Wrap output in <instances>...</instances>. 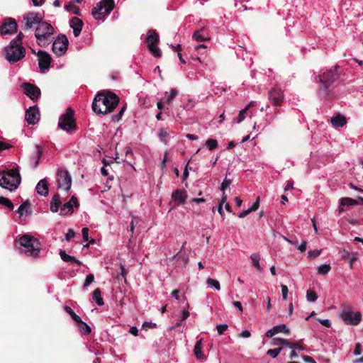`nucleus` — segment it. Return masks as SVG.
<instances>
[{
	"label": "nucleus",
	"instance_id": "f03ea898",
	"mask_svg": "<svg viewBox=\"0 0 363 363\" xmlns=\"http://www.w3.org/2000/svg\"><path fill=\"white\" fill-rule=\"evenodd\" d=\"M119 100V97L111 91L99 92L93 101L92 110L98 115H106L113 111Z\"/></svg>",
	"mask_w": 363,
	"mask_h": 363
},
{
	"label": "nucleus",
	"instance_id": "c756f323",
	"mask_svg": "<svg viewBox=\"0 0 363 363\" xmlns=\"http://www.w3.org/2000/svg\"><path fill=\"white\" fill-rule=\"evenodd\" d=\"M92 298L94 301H96L98 306H103L104 304V300L101 297V291L100 289H96L92 294Z\"/></svg>",
	"mask_w": 363,
	"mask_h": 363
},
{
	"label": "nucleus",
	"instance_id": "f8f14e48",
	"mask_svg": "<svg viewBox=\"0 0 363 363\" xmlns=\"http://www.w3.org/2000/svg\"><path fill=\"white\" fill-rule=\"evenodd\" d=\"M268 99L274 106L279 107L284 99V91L281 88L275 86L269 91Z\"/></svg>",
	"mask_w": 363,
	"mask_h": 363
},
{
	"label": "nucleus",
	"instance_id": "4468645a",
	"mask_svg": "<svg viewBox=\"0 0 363 363\" xmlns=\"http://www.w3.org/2000/svg\"><path fill=\"white\" fill-rule=\"evenodd\" d=\"M17 23L13 18H6L0 26V33L1 35L13 34L17 31Z\"/></svg>",
	"mask_w": 363,
	"mask_h": 363
},
{
	"label": "nucleus",
	"instance_id": "20e7f679",
	"mask_svg": "<svg viewBox=\"0 0 363 363\" xmlns=\"http://www.w3.org/2000/svg\"><path fill=\"white\" fill-rule=\"evenodd\" d=\"M19 167L6 169L0 172V186L12 191L18 188L21 182Z\"/></svg>",
	"mask_w": 363,
	"mask_h": 363
},
{
	"label": "nucleus",
	"instance_id": "f257e3e1",
	"mask_svg": "<svg viewBox=\"0 0 363 363\" xmlns=\"http://www.w3.org/2000/svg\"><path fill=\"white\" fill-rule=\"evenodd\" d=\"M338 69L339 67L336 65L333 68L322 70L315 77V81L319 84L318 94L321 99L331 100L335 97L333 90L340 78Z\"/></svg>",
	"mask_w": 363,
	"mask_h": 363
},
{
	"label": "nucleus",
	"instance_id": "9d476101",
	"mask_svg": "<svg viewBox=\"0 0 363 363\" xmlns=\"http://www.w3.org/2000/svg\"><path fill=\"white\" fill-rule=\"evenodd\" d=\"M68 45L69 40L67 36L64 34H59L53 42L52 50L57 56H62L67 52Z\"/></svg>",
	"mask_w": 363,
	"mask_h": 363
},
{
	"label": "nucleus",
	"instance_id": "2eb2a0df",
	"mask_svg": "<svg viewBox=\"0 0 363 363\" xmlns=\"http://www.w3.org/2000/svg\"><path fill=\"white\" fill-rule=\"evenodd\" d=\"M38 57V65L41 72H44L45 69H48L52 62V58L50 54L43 50H39L37 52Z\"/></svg>",
	"mask_w": 363,
	"mask_h": 363
},
{
	"label": "nucleus",
	"instance_id": "052dcab7",
	"mask_svg": "<svg viewBox=\"0 0 363 363\" xmlns=\"http://www.w3.org/2000/svg\"><path fill=\"white\" fill-rule=\"evenodd\" d=\"M321 325H324L326 328H330L331 326V323L329 320L325 319L321 320L320 318L316 319Z\"/></svg>",
	"mask_w": 363,
	"mask_h": 363
},
{
	"label": "nucleus",
	"instance_id": "a18cd8bd",
	"mask_svg": "<svg viewBox=\"0 0 363 363\" xmlns=\"http://www.w3.org/2000/svg\"><path fill=\"white\" fill-rule=\"evenodd\" d=\"M23 36H24L23 33L22 32H20L17 35V36L11 41V44L12 45L17 44V45H22V40H23Z\"/></svg>",
	"mask_w": 363,
	"mask_h": 363
},
{
	"label": "nucleus",
	"instance_id": "a878e982",
	"mask_svg": "<svg viewBox=\"0 0 363 363\" xmlns=\"http://www.w3.org/2000/svg\"><path fill=\"white\" fill-rule=\"evenodd\" d=\"M60 256L61 259L65 262L76 263L78 266L82 265V262L78 260L75 257L70 256L66 253L65 250L60 251Z\"/></svg>",
	"mask_w": 363,
	"mask_h": 363
},
{
	"label": "nucleus",
	"instance_id": "aec40b11",
	"mask_svg": "<svg viewBox=\"0 0 363 363\" xmlns=\"http://www.w3.org/2000/svg\"><path fill=\"white\" fill-rule=\"evenodd\" d=\"M70 27L73 28V33L75 37H78L83 27V21L77 17H72L69 21Z\"/></svg>",
	"mask_w": 363,
	"mask_h": 363
},
{
	"label": "nucleus",
	"instance_id": "b1692460",
	"mask_svg": "<svg viewBox=\"0 0 363 363\" xmlns=\"http://www.w3.org/2000/svg\"><path fill=\"white\" fill-rule=\"evenodd\" d=\"M274 341H279L280 342V344H281L283 345L288 346L290 348H295V349H297V350H301V351L305 350V347L300 345V343L298 342H291L288 340H285V339H282V338H275Z\"/></svg>",
	"mask_w": 363,
	"mask_h": 363
},
{
	"label": "nucleus",
	"instance_id": "4c0bfd02",
	"mask_svg": "<svg viewBox=\"0 0 363 363\" xmlns=\"http://www.w3.org/2000/svg\"><path fill=\"white\" fill-rule=\"evenodd\" d=\"M331 269L330 264H322L318 268V273L319 274L325 275L327 274Z\"/></svg>",
	"mask_w": 363,
	"mask_h": 363
},
{
	"label": "nucleus",
	"instance_id": "de8ad7c7",
	"mask_svg": "<svg viewBox=\"0 0 363 363\" xmlns=\"http://www.w3.org/2000/svg\"><path fill=\"white\" fill-rule=\"evenodd\" d=\"M125 110V106H123L121 108V109L120 110V111L117 114L113 115L112 116V120L113 121H117V122L119 121L121 119L122 116L123 115V113H124Z\"/></svg>",
	"mask_w": 363,
	"mask_h": 363
},
{
	"label": "nucleus",
	"instance_id": "338daca9",
	"mask_svg": "<svg viewBox=\"0 0 363 363\" xmlns=\"http://www.w3.org/2000/svg\"><path fill=\"white\" fill-rule=\"evenodd\" d=\"M361 352H362V345L360 343H357L355 345L354 350V354L355 355H359L361 354Z\"/></svg>",
	"mask_w": 363,
	"mask_h": 363
},
{
	"label": "nucleus",
	"instance_id": "e2e57ef3",
	"mask_svg": "<svg viewBox=\"0 0 363 363\" xmlns=\"http://www.w3.org/2000/svg\"><path fill=\"white\" fill-rule=\"evenodd\" d=\"M11 147H12L11 145L4 143V142H2V141H0V152H1L2 150H6V149H9Z\"/></svg>",
	"mask_w": 363,
	"mask_h": 363
},
{
	"label": "nucleus",
	"instance_id": "4be33fe9",
	"mask_svg": "<svg viewBox=\"0 0 363 363\" xmlns=\"http://www.w3.org/2000/svg\"><path fill=\"white\" fill-rule=\"evenodd\" d=\"M36 191L37 193L41 196H46L48 195V183L46 179H43L38 183L36 186Z\"/></svg>",
	"mask_w": 363,
	"mask_h": 363
},
{
	"label": "nucleus",
	"instance_id": "cd10ccee",
	"mask_svg": "<svg viewBox=\"0 0 363 363\" xmlns=\"http://www.w3.org/2000/svg\"><path fill=\"white\" fill-rule=\"evenodd\" d=\"M30 206L31 203L28 200L24 201L18 208V213L19 216H22L24 213L30 214L32 213Z\"/></svg>",
	"mask_w": 363,
	"mask_h": 363
},
{
	"label": "nucleus",
	"instance_id": "bf43d9fd",
	"mask_svg": "<svg viewBox=\"0 0 363 363\" xmlns=\"http://www.w3.org/2000/svg\"><path fill=\"white\" fill-rule=\"evenodd\" d=\"M82 237L84 241L89 240V229L87 228H83L82 230Z\"/></svg>",
	"mask_w": 363,
	"mask_h": 363
},
{
	"label": "nucleus",
	"instance_id": "ea45409f",
	"mask_svg": "<svg viewBox=\"0 0 363 363\" xmlns=\"http://www.w3.org/2000/svg\"><path fill=\"white\" fill-rule=\"evenodd\" d=\"M206 145L208 147L209 150H213L218 147V141L216 139H208L206 141Z\"/></svg>",
	"mask_w": 363,
	"mask_h": 363
},
{
	"label": "nucleus",
	"instance_id": "393cba45",
	"mask_svg": "<svg viewBox=\"0 0 363 363\" xmlns=\"http://www.w3.org/2000/svg\"><path fill=\"white\" fill-rule=\"evenodd\" d=\"M62 206V201L59 194H55L50 202V211L53 213L58 211L59 208Z\"/></svg>",
	"mask_w": 363,
	"mask_h": 363
},
{
	"label": "nucleus",
	"instance_id": "1a4fd4ad",
	"mask_svg": "<svg viewBox=\"0 0 363 363\" xmlns=\"http://www.w3.org/2000/svg\"><path fill=\"white\" fill-rule=\"evenodd\" d=\"M146 42L150 52L155 57H160L162 56V52L157 45L159 42V35L155 30H150L147 32Z\"/></svg>",
	"mask_w": 363,
	"mask_h": 363
},
{
	"label": "nucleus",
	"instance_id": "6e6552de",
	"mask_svg": "<svg viewBox=\"0 0 363 363\" xmlns=\"http://www.w3.org/2000/svg\"><path fill=\"white\" fill-rule=\"evenodd\" d=\"M58 126L67 131L76 128L75 120L74 119V111L68 108L65 113L62 114L59 121Z\"/></svg>",
	"mask_w": 363,
	"mask_h": 363
},
{
	"label": "nucleus",
	"instance_id": "c85d7f7f",
	"mask_svg": "<svg viewBox=\"0 0 363 363\" xmlns=\"http://www.w3.org/2000/svg\"><path fill=\"white\" fill-rule=\"evenodd\" d=\"M202 339H200L196 342L194 348V353L197 359H204L206 357L202 352Z\"/></svg>",
	"mask_w": 363,
	"mask_h": 363
},
{
	"label": "nucleus",
	"instance_id": "c03bdc74",
	"mask_svg": "<svg viewBox=\"0 0 363 363\" xmlns=\"http://www.w3.org/2000/svg\"><path fill=\"white\" fill-rule=\"evenodd\" d=\"M177 94H178L177 90L175 88H172L170 90L169 95L167 98L166 102L167 104H170L172 102V101L177 96Z\"/></svg>",
	"mask_w": 363,
	"mask_h": 363
},
{
	"label": "nucleus",
	"instance_id": "6e6d98bb",
	"mask_svg": "<svg viewBox=\"0 0 363 363\" xmlns=\"http://www.w3.org/2000/svg\"><path fill=\"white\" fill-rule=\"evenodd\" d=\"M281 287L283 299L286 300L287 298V295L289 292L288 287L284 284H281Z\"/></svg>",
	"mask_w": 363,
	"mask_h": 363
},
{
	"label": "nucleus",
	"instance_id": "69168bd1",
	"mask_svg": "<svg viewBox=\"0 0 363 363\" xmlns=\"http://www.w3.org/2000/svg\"><path fill=\"white\" fill-rule=\"evenodd\" d=\"M69 202H71V204H73V206L76 208H77L79 206L77 198L75 196H72Z\"/></svg>",
	"mask_w": 363,
	"mask_h": 363
},
{
	"label": "nucleus",
	"instance_id": "5701e85b",
	"mask_svg": "<svg viewBox=\"0 0 363 363\" xmlns=\"http://www.w3.org/2000/svg\"><path fill=\"white\" fill-rule=\"evenodd\" d=\"M193 38L199 42L207 41L211 39L205 28L196 30L193 35Z\"/></svg>",
	"mask_w": 363,
	"mask_h": 363
},
{
	"label": "nucleus",
	"instance_id": "2f4dec72",
	"mask_svg": "<svg viewBox=\"0 0 363 363\" xmlns=\"http://www.w3.org/2000/svg\"><path fill=\"white\" fill-rule=\"evenodd\" d=\"M73 210V204H71V202H67L64 203L60 208V215L65 216L68 213H72Z\"/></svg>",
	"mask_w": 363,
	"mask_h": 363
},
{
	"label": "nucleus",
	"instance_id": "8fccbe9b",
	"mask_svg": "<svg viewBox=\"0 0 363 363\" xmlns=\"http://www.w3.org/2000/svg\"><path fill=\"white\" fill-rule=\"evenodd\" d=\"M231 184L232 180L227 179L226 177L221 184L220 189L224 191L225 189H227Z\"/></svg>",
	"mask_w": 363,
	"mask_h": 363
},
{
	"label": "nucleus",
	"instance_id": "c9c22d12",
	"mask_svg": "<svg viewBox=\"0 0 363 363\" xmlns=\"http://www.w3.org/2000/svg\"><path fill=\"white\" fill-rule=\"evenodd\" d=\"M64 309L76 323L79 321L81 318L69 306H65Z\"/></svg>",
	"mask_w": 363,
	"mask_h": 363
},
{
	"label": "nucleus",
	"instance_id": "e433bc0d",
	"mask_svg": "<svg viewBox=\"0 0 363 363\" xmlns=\"http://www.w3.org/2000/svg\"><path fill=\"white\" fill-rule=\"evenodd\" d=\"M358 203L357 201L351 198L345 197L341 199V206H354Z\"/></svg>",
	"mask_w": 363,
	"mask_h": 363
},
{
	"label": "nucleus",
	"instance_id": "7c9ffc66",
	"mask_svg": "<svg viewBox=\"0 0 363 363\" xmlns=\"http://www.w3.org/2000/svg\"><path fill=\"white\" fill-rule=\"evenodd\" d=\"M77 323L82 333L86 335H89L91 333V328L86 323L83 322L82 319H80L79 321L77 322Z\"/></svg>",
	"mask_w": 363,
	"mask_h": 363
},
{
	"label": "nucleus",
	"instance_id": "412c9836",
	"mask_svg": "<svg viewBox=\"0 0 363 363\" xmlns=\"http://www.w3.org/2000/svg\"><path fill=\"white\" fill-rule=\"evenodd\" d=\"M279 333L289 334L290 330L284 324L278 325L273 327L272 329L269 330L266 333V336L267 337H272L274 335H277Z\"/></svg>",
	"mask_w": 363,
	"mask_h": 363
},
{
	"label": "nucleus",
	"instance_id": "473e14b6",
	"mask_svg": "<svg viewBox=\"0 0 363 363\" xmlns=\"http://www.w3.org/2000/svg\"><path fill=\"white\" fill-rule=\"evenodd\" d=\"M65 9L67 11L72 12L79 16H81L79 8L71 2L65 5Z\"/></svg>",
	"mask_w": 363,
	"mask_h": 363
},
{
	"label": "nucleus",
	"instance_id": "9b49d317",
	"mask_svg": "<svg viewBox=\"0 0 363 363\" xmlns=\"http://www.w3.org/2000/svg\"><path fill=\"white\" fill-rule=\"evenodd\" d=\"M57 186L58 189L68 191L72 185V177L67 170L60 169L57 171Z\"/></svg>",
	"mask_w": 363,
	"mask_h": 363
},
{
	"label": "nucleus",
	"instance_id": "680f3d73",
	"mask_svg": "<svg viewBox=\"0 0 363 363\" xmlns=\"http://www.w3.org/2000/svg\"><path fill=\"white\" fill-rule=\"evenodd\" d=\"M340 253L342 259H346L350 258V254L348 251H347L345 250H341L340 251Z\"/></svg>",
	"mask_w": 363,
	"mask_h": 363
},
{
	"label": "nucleus",
	"instance_id": "5fc2aeb1",
	"mask_svg": "<svg viewBox=\"0 0 363 363\" xmlns=\"http://www.w3.org/2000/svg\"><path fill=\"white\" fill-rule=\"evenodd\" d=\"M186 309H184L182 312V317H181L182 320H186L190 315V313L188 311V309L189 308V304L188 302L186 303Z\"/></svg>",
	"mask_w": 363,
	"mask_h": 363
},
{
	"label": "nucleus",
	"instance_id": "7ed1b4c3",
	"mask_svg": "<svg viewBox=\"0 0 363 363\" xmlns=\"http://www.w3.org/2000/svg\"><path fill=\"white\" fill-rule=\"evenodd\" d=\"M16 245L18 244L22 247L19 248L21 253H24L28 257L37 258L40 252V243L35 237L26 234L21 236L18 240H16Z\"/></svg>",
	"mask_w": 363,
	"mask_h": 363
},
{
	"label": "nucleus",
	"instance_id": "603ef678",
	"mask_svg": "<svg viewBox=\"0 0 363 363\" xmlns=\"http://www.w3.org/2000/svg\"><path fill=\"white\" fill-rule=\"evenodd\" d=\"M247 111V110L245 108L240 111L237 118L238 123H241L242 121H244Z\"/></svg>",
	"mask_w": 363,
	"mask_h": 363
},
{
	"label": "nucleus",
	"instance_id": "13d9d810",
	"mask_svg": "<svg viewBox=\"0 0 363 363\" xmlns=\"http://www.w3.org/2000/svg\"><path fill=\"white\" fill-rule=\"evenodd\" d=\"M75 235V233L72 229H69L65 235L66 240L69 241Z\"/></svg>",
	"mask_w": 363,
	"mask_h": 363
},
{
	"label": "nucleus",
	"instance_id": "f704fd0d",
	"mask_svg": "<svg viewBox=\"0 0 363 363\" xmlns=\"http://www.w3.org/2000/svg\"><path fill=\"white\" fill-rule=\"evenodd\" d=\"M0 204L9 210H13L14 208L13 203L9 199L4 196H0Z\"/></svg>",
	"mask_w": 363,
	"mask_h": 363
},
{
	"label": "nucleus",
	"instance_id": "f3484780",
	"mask_svg": "<svg viewBox=\"0 0 363 363\" xmlns=\"http://www.w3.org/2000/svg\"><path fill=\"white\" fill-rule=\"evenodd\" d=\"M23 20L26 21L24 29H30L35 24H39L43 21V18L38 16V13L29 12L23 16Z\"/></svg>",
	"mask_w": 363,
	"mask_h": 363
},
{
	"label": "nucleus",
	"instance_id": "a211bd4d",
	"mask_svg": "<svg viewBox=\"0 0 363 363\" xmlns=\"http://www.w3.org/2000/svg\"><path fill=\"white\" fill-rule=\"evenodd\" d=\"M39 110L37 106L30 107L26 111V120L29 124H35L39 121Z\"/></svg>",
	"mask_w": 363,
	"mask_h": 363
},
{
	"label": "nucleus",
	"instance_id": "3c124183",
	"mask_svg": "<svg viewBox=\"0 0 363 363\" xmlns=\"http://www.w3.org/2000/svg\"><path fill=\"white\" fill-rule=\"evenodd\" d=\"M94 274H89L86 277V279L84 281V287H86L88 286L89 285H90V284L94 281Z\"/></svg>",
	"mask_w": 363,
	"mask_h": 363
},
{
	"label": "nucleus",
	"instance_id": "37998d69",
	"mask_svg": "<svg viewBox=\"0 0 363 363\" xmlns=\"http://www.w3.org/2000/svg\"><path fill=\"white\" fill-rule=\"evenodd\" d=\"M176 257H178V259H181L183 261L184 264H186L188 262V260H189L187 255H186L185 254H182V252H179L176 255L171 257L170 260H173Z\"/></svg>",
	"mask_w": 363,
	"mask_h": 363
},
{
	"label": "nucleus",
	"instance_id": "49530a36",
	"mask_svg": "<svg viewBox=\"0 0 363 363\" xmlns=\"http://www.w3.org/2000/svg\"><path fill=\"white\" fill-rule=\"evenodd\" d=\"M281 351V347H278L275 349H270L267 352V354L271 356L273 358H275L278 356V354Z\"/></svg>",
	"mask_w": 363,
	"mask_h": 363
},
{
	"label": "nucleus",
	"instance_id": "dca6fc26",
	"mask_svg": "<svg viewBox=\"0 0 363 363\" xmlns=\"http://www.w3.org/2000/svg\"><path fill=\"white\" fill-rule=\"evenodd\" d=\"M22 87L25 94L32 101H37L40 97L41 92L40 89L37 86L30 83H23Z\"/></svg>",
	"mask_w": 363,
	"mask_h": 363
},
{
	"label": "nucleus",
	"instance_id": "72a5a7b5",
	"mask_svg": "<svg viewBox=\"0 0 363 363\" xmlns=\"http://www.w3.org/2000/svg\"><path fill=\"white\" fill-rule=\"evenodd\" d=\"M252 260L254 267L257 269L259 271H262V269L259 265L260 256L257 253H254L250 257Z\"/></svg>",
	"mask_w": 363,
	"mask_h": 363
},
{
	"label": "nucleus",
	"instance_id": "a19ab883",
	"mask_svg": "<svg viewBox=\"0 0 363 363\" xmlns=\"http://www.w3.org/2000/svg\"><path fill=\"white\" fill-rule=\"evenodd\" d=\"M36 150V161L35 162L34 167H36L38 165L39 160L43 155V147L39 145H35Z\"/></svg>",
	"mask_w": 363,
	"mask_h": 363
},
{
	"label": "nucleus",
	"instance_id": "58836bf2",
	"mask_svg": "<svg viewBox=\"0 0 363 363\" xmlns=\"http://www.w3.org/2000/svg\"><path fill=\"white\" fill-rule=\"evenodd\" d=\"M306 297L308 301L314 302L318 299L317 294L311 289L307 290L306 291Z\"/></svg>",
	"mask_w": 363,
	"mask_h": 363
},
{
	"label": "nucleus",
	"instance_id": "864d4df0",
	"mask_svg": "<svg viewBox=\"0 0 363 363\" xmlns=\"http://www.w3.org/2000/svg\"><path fill=\"white\" fill-rule=\"evenodd\" d=\"M228 328V326L227 324L218 325L216 326V329L219 335H223Z\"/></svg>",
	"mask_w": 363,
	"mask_h": 363
},
{
	"label": "nucleus",
	"instance_id": "0e129e2a",
	"mask_svg": "<svg viewBox=\"0 0 363 363\" xmlns=\"http://www.w3.org/2000/svg\"><path fill=\"white\" fill-rule=\"evenodd\" d=\"M143 328H157V324L152 322H145L143 325Z\"/></svg>",
	"mask_w": 363,
	"mask_h": 363
},
{
	"label": "nucleus",
	"instance_id": "bb28decb",
	"mask_svg": "<svg viewBox=\"0 0 363 363\" xmlns=\"http://www.w3.org/2000/svg\"><path fill=\"white\" fill-rule=\"evenodd\" d=\"M330 121L335 127H342L346 124L347 119L342 114L337 113L335 116L331 118Z\"/></svg>",
	"mask_w": 363,
	"mask_h": 363
},
{
	"label": "nucleus",
	"instance_id": "4d7b16f0",
	"mask_svg": "<svg viewBox=\"0 0 363 363\" xmlns=\"http://www.w3.org/2000/svg\"><path fill=\"white\" fill-rule=\"evenodd\" d=\"M259 206V198H257L256 201L254 203V204L252 206L251 208H249V210L252 212L256 211Z\"/></svg>",
	"mask_w": 363,
	"mask_h": 363
},
{
	"label": "nucleus",
	"instance_id": "09e8293b",
	"mask_svg": "<svg viewBox=\"0 0 363 363\" xmlns=\"http://www.w3.org/2000/svg\"><path fill=\"white\" fill-rule=\"evenodd\" d=\"M320 252H321V250H310L308 252V257L310 259H315L320 255Z\"/></svg>",
	"mask_w": 363,
	"mask_h": 363
},
{
	"label": "nucleus",
	"instance_id": "6ab92c4d",
	"mask_svg": "<svg viewBox=\"0 0 363 363\" xmlns=\"http://www.w3.org/2000/svg\"><path fill=\"white\" fill-rule=\"evenodd\" d=\"M172 199L174 200L176 206L183 204L187 199V193L184 189H177L172 192Z\"/></svg>",
	"mask_w": 363,
	"mask_h": 363
},
{
	"label": "nucleus",
	"instance_id": "ddd939ff",
	"mask_svg": "<svg viewBox=\"0 0 363 363\" xmlns=\"http://www.w3.org/2000/svg\"><path fill=\"white\" fill-rule=\"evenodd\" d=\"M340 317L345 324L350 325H357L362 320L360 312L354 313L347 310H343L341 312Z\"/></svg>",
	"mask_w": 363,
	"mask_h": 363
},
{
	"label": "nucleus",
	"instance_id": "0eeeda50",
	"mask_svg": "<svg viewBox=\"0 0 363 363\" xmlns=\"http://www.w3.org/2000/svg\"><path fill=\"white\" fill-rule=\"evenodd\" d=\"M115 7L113 0H101L93 8L91 14L95 19L99 20L108 15Z\"/></svg>",
	"mask_w": 363,
	"mask_h": 363
},
{
	"label": "nucleus",
	"instance_id": "39448f33",
	"mask_svg": "<svg viewBox=\"0 0 363 363\" xmlns=\"http://www.w3.org/2000/svg\"><path fill=\"white\" fill-rule=\"evenodd\" d=\"M55 29L52 26L45 21H40L35 28V37L39 46L45 48L49 45V38L54 34Z\"/></svg>",
	"mask_w": 363,
	"mask_h": 363
},
{
	"label": "nucleus",
	"instance_id": "423d86ee",
	"mask_svg": "<svg viewBox=\"0 0 363 363\" xmlns=\"http://www.w3.org/2000/svg\"><path fill=\"white\" fill-rule=\"evenodd\" d=\"M6 59L10 63H15L21 60L25 57L26 50L21 45L14 44L10 45L4 49Z\"/></svg>",
	"mask_w": 363,
	"mask_h": 363
},
{
	"label": "nucleus",
	"instance_id": "774afa93",
	"mask_svg": "<svg viewBox=\"0 0 363 363\" xmlns=\"http://www.w3.org/2000/svg\"><path fill=\"white\" fill-rule=\"evenodd\" d=\"M303 359L305 362L308 363H316L313 357L308 355L303 356Z\"/></svg>",
	"mask_w": 363,
	"mask_h": 363
},
{
	"label": "nucleus",
	"instance_id": "79ce46f5",
	"mask_svg": "<svg viewBox=\"0 0 363 363\" xmlns=\"http://www.w3.org/2000/svg\"><path fill=\"white\" fill-rule=\"evenodd\" d=\"M206 283L208 285L213 286L216 290L220 289V283L216 279H213L212 278H208L206 280Z\"/></svg>",
	"mask_w": 363,
	"mask_h": 363
}]
</instances>
